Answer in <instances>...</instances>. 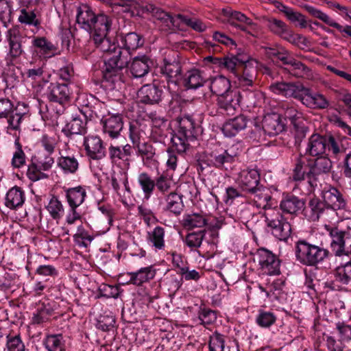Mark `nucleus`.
I'll use <instances>...</instances> for the list:
<instances>
[{
  "label": "nucleus",
  "instance_id": "nucleus-1",
  "mask_svg": "<svg viewBox=\"0 0 351 351\" xmlns=\"http://www.w3.org/2000/svg\"><path fill=\"white\" fill-rule=\"evenodd\" d=\"M93 40L97 48L107 53L102 70L103 79L113 84L125 82L126 76L123 74V70H126L130 64L128 51H123L121 47L111 43L107 36L101 40Z\"/></svg>",
  "mask_w": 351,
  "mask_h": 351
},
{
  "label": "nucleus",
  "instance_id": "nucleus-2",
  "mask_svg": "<svg viewBox=\"0 0 351 351\" xmlns=\"http://www.w3.org/2000/svg\"><path fill=\"white\" fill-rule=\"evenodd\" d=\"M175 121L177 128L171 133V145L167 149L169 158L167 164L172 169L177 166L176 153H185L189 147V142L195 140L199 130L198 124L190 115L178 117Z\"/></svg>",
  "mask_w": 351,
  "mask_h": 351
},
{
  "label": "nucleus",
  "instance_id": "nucleus-3",
  "mask_svg": "<svg viewBox=\"0 0 351 351\" xmlns=\"http://www.w3.org/2000/svg\"><path fill=\"white\" fill-rule=\"evenodd\" d=\"M260 173L256 169H243L238 178V184L242 191L253 195L263 208H270L274 200L269 190L260 183Z\"/></svg>",
  "mask_w": 351,
  "mask_h": 351
},
{
  "label": "nucleus",
  "instance_id": "nucleus-4",
  "mask_svg": "<svg viewBox=\"0 0 351 351\" xmlns=\"http://www.w3.org/2000/svg\"><path fill=\"white\" fill-rule=\"evenodd\" d=\"M294 250L295 260L307 267H317L331 256L330 251L322 244L317 245L305 239H299L295 242Z\"/></svg>",
  "mask_w": 351,
  "mask_h": 351
},
{
  "label": "nucleus",
  "instance_id": "nucleus-5",
  "mask_svg": "<svg viewBox=\"0 0 351 351\" xmlns=\"http://www.w3.org/2000/svg\"><path fill=\"white\" fill-rule=\"evenodd\" d=\"M330 237V247L332 254L336 257H351V228H341L339 226L325 225Z\"/></svg>",
  "mask_w": 351,
  "mask_h": 351
},
{
  "label": "nucleus",
  "instance_id": "nucleus-6",
  "mask_svg": "<svg viewBox=\"0 0 351 351\" xmlns=\"http://www.w3.org/2000/svg\"><path fill=\"white\" fill-rule=\"evenodd\" d=\"M341 263L331 271V279L325 282V287L334 291L347 292L351 285V257Z\"/></svg>",
  "mask_w": 351,
  "mask_h": 351
},
{
  "label": "nucleus",
  "instance_id": "nucleus-7",
  "mask_svg": "<svg viewBox=\"0 0 351 351\" xmlns=\"http://www.w3.org/2000/svg\"><path fill=\"white\" fill-rule=\"evenodd\" d=\"M241 95L239 90L217 97L215 103L208 108V114L212 117L232 116L239 108Z\"/></svg>",
  "mask_w": 351,
  "mask_h": 351
},
{
  "label": "nucleus",
  "instance_id": "nucleus-8",
  "mask_svg": "<svg viewBox=\"0 0 351 351\" xmlns=\"http://www.w3.org/2000/svg\"><path fill=\"white\" fill-rule=\"evenodd\" d=\"M5 37L9 46V52L6 58L7 65L14 68L16 60L24 53L23 45L28 38L21 32L18 25H14L8 29Z\"/></svg>",
  "mask_w": 351,
  "mask_h": 351
},
{
  "label": "nucleus",
  "instance_id": "nucleus-9",
  "mask_svg": "<svg viewBox=\"0 0 351 351\" xmlns=\"http://www.w3.org/2000/svg\"><path fill=\"white\" fill-rule=\"evenodd\" d=\"M73 90L66 82H50L45 92V95L51 103H56L62 106L57 111L58 114L63 112L66 106L71 101Z\"/></svg>",
  "mask_w": 351,
  "mask_h": 351
},
{
  "label": "nucleus",
  "instance_id": "nucleus-10",
  "mask_svg": "<svg viewBox=\"0 0 351 351\" xmlns=\"http://www.w3.org/2000/svg\"><path fill=\"white\" fill-rule=\"evenodd\" d=\"M254 261L258 263V270L262 274L268 276L280 274V260L271 251L266 248H259L254 255Z\"/></svg>",
  "mask_w": 351,
  "mask_h": 351
},
{
  "label": "nucleus",
  "instance_id": "nucleus-11",
  "mask_svg": "<svg viewBox=\"0 0 351 351\" xmlns=\"http://www.w3.org/2000/svg\"><path fill=\"white\" fill-rule=\"evenodd\" d=\"M66 198L70 207L69 213L66 216L68 224H73L77 220L81 219V214L77 208L84 202L86 197L85 189L81 186L65 189Z\"/></svg>",
  "mask_w": 351,
  "mask_h": 351
},
{
  "label": "nucleus",
  "instance_id": "nucleus-12",
  "mask_svg": "<svg viewBox=\"0 0 351 351\" xmlns=\"http://www.w3.org/2000/svg\"><path fill=\"white\" fill-rule=\"evenodd\" d=\"M236 155L229 153L228 150L219 148L215 149L205 156L207 167H215L221 171H228L235 161Z\"/></svg>",
  "mask_w": 351,
  "mask_h": 351
},
{
  "label": "nucleus",
  "instance_id": "nucleus-13",
  "mask_svg": "<svg viewBox=\"0 0 351 351\" xmlns=\"http://www.w3.org/2000/svg\"><path fill=\"white\" fill-rule=\"evenodd\" d=\"M53 163L54 159L49 155L45 156L43 158L33 157L28 165L27 178L33 182L47 178L48 175L43 171H49Z\"/></svg>",
  "mask_w": 351,
  "mask_h": 351
},
{
  "label": "nucleus",
  "instance_id": "nucleus-14",
  "mask_svg": "<svg viewBox=\"0 0 351 351\" xmlns=\"http://www.w3.org/2000/svg\"><path fill=\"white\" fill-rule=\"evenodd\" d=\"M311 158L300 155L295 160L293 171V179L295 181H302L308 179V182L312 189L317 186L316 179H314Z\"/></svg>",
  "mask_w": 351,
  "mask_h": 351
},
{
  "label": "nucleus",
  "instance_id": "nucleus-15",
  "mask_svg": "<svg viewBox=\"0 0 351 351\" xmlns=\"http://www.w3.org/2000/svg\"><path fill=\"white\" fill-rule=\"evenodd\" d=\"M114 19L112 15L100 12L97 14L96 19L89 31L93 40H101L108 36L112 29Z\"/></svg>",
  "mask_w": 351,
  "mask_h": 351
},
{
  "label": "nucleus",
  "instance_id": "nucleus-16",
  "mask_svg": "<svg viewBox=\"0 0 351 351\" xmlns=\"http://www.w3.org/2000/svg\"><path fill=\"white\" fill-rule=\"evenodd\" d=\"M265 221L274 237L287 241L291 233V226L282 215L277 214L275 217H267Z\"/></svg>",
  "mask_w": 351,
  "mask_h": 351
},
{
  "label": "nucleus",
  "instance_id": "nucleus-17",
  "mask_svg": "<svg viewBox=\"0 0 351 351\" xmlns=\"http://www.w3.org/2000/svg\"><path fill=\"white\" fill-rule=\"evenodd\" d=\"M305 198L299 197L291 193H284L280 202V208L285 213L298 216L304 215Z\"/></svg>",
  "mask_w": 351,
  "mask_h": 351
},
{
  "label": "nucleus",
  "instance_id": "nucleus-18",
  "mask_svg": "<svg viewBox=\"0 0 351 351\" xmlns=\"http://www.w3.org/2000/svg\"><path fill=\"white\" fill-rule=\"evenodd\" d=\"M250 56L246 53H239L238 62H236L235 69H232V73L238 80L239 84L244 86H252L254 75L247 68Z\"/></svg>",
  "mask_w": 351,
  "mask_h": 351
},
{
  "label": "nucleus",
  "instance_id": "nucleus-19",
  "mask_svg": "<svg viewBox=\"0 0 351 351\" xmlns=\"http://www.w3.org/2000/svg\"><path fill=\"white\" fill-rule=\"evenodd\" d=\"M156 79L154 80V82ZM164 97L162 88L155 83L143 85L138 92V98L142 104L148 105L158 104Z\"/></svg>",
  "mask_w": 351,
  "mask_h": 351
},
{
  "label": "nucleus",
  "instance_id": "nucleus-20",
  "mask_svg": "<svg viewBox=\"0 0 351 351\" xmlns=\"http://www.w3.org/2000/svg\"><path fill=\"white\" fill-rule=\"evenodd\" d=\"M156 75L161 77V81L167 82L169 88L170 85L173 84L176 86L180 81L181 75V66L176 62H168L166 60L164 64L157 68L156 70Z\"/></svg>",
  "mask_w": 351,
  "mask_h": 351
},
{
  "label": "nucleus",
  "instance_id": "nucleus-21",
  "mask_svg": "<svg viewBox=\"0 0 351 351\" xmlns=\"http://www.w3.org/2000/svg\"><path fill=\"white\" fill-rule=\"evenodd\" d=\"M320 195L328 210L344 209L346 206V202L342 193L336 187L330 185L325 186Z\"/></svg>",
  "mask_w": 351,
  "mask_h": 351
},
{
  "label": "nucleus",
  "instance_id": "nucleus-22",
  "mask_svg": "<svg viewBox=\"0 0 351 351\" xmlns=\"http://www.w3.org/2000/svg\"><path fill=\"white\" fill-rule=\"evenodd\" d=\"M298 99L307 108L312 109H325L329 105L328 101L323 95L313 93L309 88L303 85L300 88Z\"/></svg>",
  "mask_w": 351,
  "mask_h": 351
},
{
  "label": "nucleus",
  "instance_id": "nucleus-23",
  "mask_svg": "<svg viewBox=\"0 0 351 351\" xmlns=\"http://www.w3.org/2000/svg\"><path fill=\"white\" fill-rule=\"evenodd\" d=\"M322 197L314 195L305 201L304 216L311 221H318L322 215L328 211Z\"/></svg>",
  "mask_w": 351,
  "mask_h": 351
},
{
  "label": "nucleus",
  "instance_id": "nucleus-24",
  "mask_svg": "<svg viewBox=\"0 0 351 351\" xmlns=\"http://www.w3.org/2000/svg\"><path fill=\"white\" fill-rule=\"evenodd\" d=\"M83 145L86 156L92 160H101L106 156V149L98 136L84 137Z\"/></svg>",
  "mask_w": 351,
  "mask_h": 351
},
{
  "label": "nucleus",
  "instance_id": "nucleus-25",
  "mask_svg": "<svg viewBox=\"0 0 351 351\" xmlns=\"http://www.w3.org/2000/svg\"><path fill=\"white\" fill-rule=\"evenodd\" d=\"M274 6L279 12L284 14L287 21L295 27L306 28L308 26V22L306 16L293 8L287 6L279 1L273 2Z\"/></svg>",
  "mask_w": 351,
  "mask_h": 351
},
{
  "label": "nucleus",
  "instance_id": "nucleus-26",
  "mask_svg": "<svg viewBox=\"0 0 351 351\" xmlns=\"http://www.w3.org/2000/svg\"><path fill=\"white\" fill-rule=\"evenodd\" d=\"M141 8L143 9V14H152L155 19L162 23L169 29L174 30L179 28L178 14L172 16L153 4H148Z\"/></svg>",
  "mask_w": 351,
  "mask_h": 351
},
{
  "label": "nucleus",
  "instance_id": "nucleus-27",
  "mask_svg": "<svg viewBox=\"0 0 351 351\" xmlns=\"http://www.w3.org/2000/svg\"><path fill=\"white\" fill-rule=\"evenodd\" d=\"M203 74L204 72L199 69H191L182 75L180 83L186 90H197L206 82V78Z\"/></svg>",
  "mask_w": 351,
  "mask_h": 351
},
{
  "label": "nucleus",
  "instance_id": "nucleus-28",
  "mask_svg": "<svg viewBox=\"0 0 351 351\" xmlns=\"http://www.w3.org/2000/svg\"><path fill=\"white\" fill-rule=\"evenodd\" d=\"M305 8L308 13L313 17L318 19L328 25L337 29L342 34L343 38H351V25H341L339 23L335 22L326 14L322 12L321 10L313 6L307 5L305 7Z\"/></svg>",
  "mask_w": 351,
  "mask_h": 351
},
{
  "label": "nucleus",
  "instance_id": "nucleus-29",
  "mask_svg": "<svg viewBox=\"0 0 351 351\" xmlns=\"http://www.w3.org/2000/svg\"><path fill=\"white\" fill-rule=\"evenodd\" d=\"M302 84L286 82H275L269 85V90L276 95L298 99Z\"/></svg>",
  "mask_w": 351,
  "mask_h": 351
},
{
  "label": "nucleus",
  "instance_id": "nucleus-30",
  "mask_svg": "<svg viewBox=\"0 0 351 351\" xmlns=\"http://www.w3.org/2000/svg\"><path fill=\"white\" fill-rule=\"evenodd\" d=\"M103 131L111 138H117L123 128V117L120 114L109 115L108 118L101 120Z\"/></svg>",
  "mask_w": 351,
  "mask_h": 351
},
{
  "label": "nucleus",
  "instance_id": "nucleus-31",
  "mask_svg": "<svg viewBox=\"0 0 351 351\" xmlns=\"http://www.w3.org/2000/svg\"><path fill=\"white\" fill-rule=\"evenodd\" d=\"M152 65L153 61L147 56H138L132 59L130 66L128 65L123 71H127L129 67L132 75L139 78L147 75Z\"/></svg>",
  "mask_w": 351,
  "mask_h": 351
},
{
  "label": "nucleus",
  "instance_id": "nucleus-32",
  "mask_svg": "<svg viewBox=\"0 0 351 351\" xmlns=\"http://www.w3.org/2000/svg\"><path fill=\"white\" fill-rule=\"evenodd\" d=\"M230 23L240 30L253 35L252 32L257 29V24L246 15L238 11H232L230 14Z\"/></svg>",
  "mask_w": 351,
  "mask_h": 351
},
{
  "label": "nucleus",
  "instance_id": "nucleus-33",
  "mask_svg": "<svg viewBox=\"0 0 351 351\" xmlns=\"http://www.w3.org/2000/svg\"><path fill=\"white\" fill-rule=\"evenodd\" d=\"M118 37L121 46L123 47V51H128L130 61L131 53L143 45L144 40L142 36L136 32H129L127 34L121 33Z\"/></svg>",
  "mask_w": 351,
  "mask_h": 351
},
{
  "label": "nucleus",
  "instance_id": "nucleus-34",
  "mask_svg": "<svg viewBox=\"0 0 351 351\" xmlns=\"http://www.w3.org/2000/svg\"><path fill=\"white\" fill-rule=\"evenodd\" d=\"M156 272L154 265L141 267L136 271L128 272L127 275L130 276V280L126 283L141 286L143 283L154 279Z\"/></svg>",
  "mask_w": 351,
  "mask_h": 351
},
{
  "label": "nucleus",
  "instance_id": "nucleus-35",
  "mask_svg": "<svg viewBox=\"0 0 351 351\" xmlns=\"http://www.w3.org/2000/svg\"><path fill=\"white\" fill-rule=\"evenodd\" d=\"M285 124L278 114H269L263 121V129L269 136H276L285 130Z\"/></svg>",
  "mask_w": 351,
  "mask_h": 351
},
{
  "label": "nucleus",
  "instance_id": "nucleus-36",
  "mask_svg": "<svg viewBox=\"0 0 351 351\" xmlns=\"http://www.w3.org/2000/svg\"><path fill=\"white\" fill-rule=\"evenodd\" d=\"M96 16L97 14L93 11L90 7L83 5L77 8L76 21L82 28L89 32Z\"/></svg>",
  "mask_w": 351,
  "mask_h": 351
},
{
  "label": "nucleus",
  "instance_id": "nucleus-37",
  "mask_svg": "<svg viewBox=\"0 0 351 351\" xmlns=\"http://www.w3.org/2000/svg\"><path fill=\"white\" fill-rule=\"evenodd\" d=\"M247 119L244 115H239L227 121L222 126L226 136L232 137L247 127Z\"/></svg>",
  "mask_w": 351,
  "mask_h": 351
},
{
  "label": "nucleus",
  "instance_id": "nucleus-38",
  "mask_svg": "<svg viewBox=\"0 0 351 351\" xmlns=\"http://www.w3.org/2000/svg\"><path fill=\"white\" fill-rule=\"evenodd\" d=\"M210 89L217 97L238 90L232 88L230 80L222 75L217 76L211 80Z\"/></svg>",
  "mask_w": 351,
  "mask_h": 351
},
{
  "label": "nucleus",
  "instance_id": "nucleus-39",
  "mask_svg": "<svg viewBox=\"0 0 351 351\" xmlns=\"http://www.w3.org/2000/svg\"><path fill=\"white\" fill-rule=\"evenodd\" d=\"M114 5L121 8V12L125 17H141L143 14L140 3L137 0H114Z\"/></svg>",
  "mask_w": 351,
  "mask_h": 351
},
{
  "label": "nucleus",
  "instance_id": "nucleus-40",
  "mask_svg": "<svg viewBox=\"0 0 351 351\" xmlns=\"http://www.w3.org/2000/svg\"><path fill=\"white\" fill-rule=\"evenodd\" d=\"M25 201V191L15 186L7 192L5 205L12 210H16L23 205Z\"/></svg>",
  "mask_w": 351,
  "mask_h": 351
},
{
  "label": "nucleus",
  "instance_id": "nucleus-41",
  "mask_svg": "<svg viewBox=\"0 0 351 351\" xmlns=\"http://www.w3.org/2000/svg\"><path fill=\"white\" fill-rule=\"evenodd\" d=\"M266 54L274 62L286 65L287 67H289L295 59L283 47H268L266 49Z\"/></svg>",
  "mask_w": 351,
  "mask_h": 351
},
{
  "label": "nucleus",
  "instance_id": "nucleus-42",
  "mask_svg": "<svg viewBox=\"0 0 351 351\" xmlns=\"http://www.w3.org/2000/svg\"><path fill=\"white\" fill-rule=\"evenodd\" d=\"M266 54L274 62L286 65L287 67H289L295 59L283 47H268L266 49Z\"/></svg>",
  "mask_w": 351,
  "mask_h": 351
},
{
  "label": "nucleus",
  "instance_id": "nucleus-43",
  "mask_svg": "<svg viewBox=\"0 0 351 351\" xmlns=\"http://www.w3.org/2000/svg\"><path fill=\"white\" fill-rule=\"evenodd\" d=\"M349 141V138L346 137L336 138L332 135L326 136V150L332 152L335 156L339 154H346L349 149L347 147Z\"/></svg>",
  "mask_w": 351,
  "mask_h": 351
},
{
  "label": "nucleus",
  "instance_id": "nucleus-44",
  "mask_svg": "<svg viewBox=\"0 0 351 351\" xmlns=\"http://www.w3.org/2000/svg\"><path fill=\"white\" fill-rule=\"evenodd\" d=\"M326 136L313 134L308 141L306 152L311 156H319L326 152Z\"/></svg>",
  "mask_w": 351,
  "mask_h": 351
},
{
  "label": "nucleus",
  "instance_id": "nucleus-45",
  "mask_svg": "<svg viewBox=\"0 0 351 351\" xmlns=\"http://www.w3.org/2000/svg\"><path fill=\"white\" fill-rule=\"evenodd\" d=\"M165 228L161 226L155 227L153 230L147 232V241L156 251L165 249Z\"/></svg>",
  "mask_w": 351,
  "mask_h": 351
},
{
  "label": "nucleus",
  "instance_id": "nucleus-46",
  "mask_svg": "<svg viewBox=\"0 0 351 351\" xmlns=\"http://www.w3.org/2000/svg\"><path fill=\"white\" fill-rule=\"evenodd\" d=\"M182 221L184 228L187 230H192L197 228H202L208 223V219L205 215L196 213L184 215Z\"/></svg>",
  "mask_w": 351,
  "mask_h": 351
},
{
  "label": "nucleus",
  "instance_id": "nucleus-47",
  "mask_svg": "<svg viewBox=\"0 0 351 351\" xmlns=\"http://www.w3.org/2000/svg\"><path fill=\"white\" fill-rule=\"evenodd\" d=\"M239 53L223 57L208 56L206 60L213 64L217 65L221 69H225L231 73L232 69H235L236 62H238Z\"/></svg>",
  "mask_w": 351,
  "mask_h": 351
},
{
  "label": "nucleus",
  "instance_id": "nucleus-48",
  "mask_svg": "<svg viewBox=\"0 0 351 351\" xmlns=\"http://www.w3.org/2000/svg\"><path fill=\"white\" fill-rule=\"evenodd\" d=\"M268 29L276 36L284 39L289 34L290 29L283 21L274 17H269L266 19Z\"/></svg>",
  "mask_w": 351,
  "mask_h": 351
},
{
  "label": "nucleus",
  "instance_id": "nucleus-49",
  "mask_svg": "<svg viewBox=\"0 0 351 351\" xmlns=\"http://www.w3.org/2000/svg\"><path fill=\"white\" fill-rule=\"evenodd\" d=\"M182 195L176 193H171L166 197L165 210L178 216L182 212L184 205L182 201Z\"/></svg>",
  "mask_w": 351,
  "mask_h": 351
},
{
  "label": "nucleus",
  "instance_id": "nucleus-50",
  "mask_svg": "<svg viewBox=\"0 0 351 351\" xmlns=\"http://www.w3.org/2000/svg\"><path fill=\"white\" fill-rule=\"evenodd\" d=\"M87 121L88 119H86L84 117H83V119L80 116L75 117L66 125L62 131H67L69 134L84 135L87 131Z\"/></svg>",
  "mask_w": 351,
  "mask_h": 351
},
{
  "label": "nucleus",
  "instance_id": "nucleus-51",
  "mask_svg": "<svg viewBox=\"0 0 351 351\" xmlns=\"http://www.w3.org/2000/svg\"><path fill=\"white\" fill-rule=\"evenodd\" d=\"M311 161L314 179H316V176L322 173H327L331 170L332 162L326 156H317L315 159L311 158Z\"/></svg>",
  "mask_w": 351,
  "mask_h": 351
},
{
  "label": "nucleus",
  "instance_id": "nucleus-52",
  "mask_svg": "<svg viewBox=\"0 0 351 351\" xmlns=\"http://www.w3.org/2000/svg\"><path fill=\"white\" fill-rule=\"evenodd\" d=\"M206 234L205 229H201L198 231H194L186 234L184 239V244L189 247L191 251L197 252L201 246Z\"/></svg>",
  "mask_w": 351,
  "mask_h": 351
},
{
  "label": "nucleus",
  "instance_id": "nucleus-53",
  "mask_svg": "<svg viewBox=\"0 0 351 351\" xmlns=\"http://www.w3.org/2000/svg\"><path fill=\"white\" fill-rule=\"evenodd\" d=\"M285 69L297 78H309L312 75L311 69L302 62L294 59L289 67Z\"/></svg>",
  "mask_w": 351,
  "mask_h": 351
},
{
  "label": "nucleus",
  "instance_id": "nucleus-54",
  "mask_svg": "<svg viewBox=\"0 0 351 351\" xmlns=\"http://www.w3.org/2000/svg\"><path fill=\"white\" fill-rule=\"evenodd\" d=\"M47 351H65V341L62 335H48L43 340Z\"/></svg>",
  "mask_w": 351,
  "mask_h": 351
},
{
  "label": "nucleus",
  "instance_id": "nucleus-55",
  "mask_svg": "<svg viewBox=\"0 0 351 351\" xmlns=\"http://www.w3.org/2000/svg\"><path fill=\"white\" fill-rule=\"evenodd\" d=\"M137 181L143 192L144 198L149 199L156 187L155 180L152 179L148 173L143 172L138 175Z\"/></svg>",
  "mask_w": 351,
  "mask_h": 351
},
{
  "label": "nucleus",
  "instance_id": "nucleus-56",
  "mask_svg": "<svg viewBox=\"0 0 351 351\" xmlns=\"http://www.w3.org/2000/svg\"><path fill=\"white\" fill-rule=\"evenodd\" d=\"M18 21L21 24L33 26L36 29H39L40 27L41 21L37 17L34 10L22 8L20 10Z\"/></svg>",
  "mask_w": 351,
  "mask_h": 351
},
{
  "label": "nucleus",
  "instance_id": "nucleus-57",
  "mask_svg": "<svg viewBox=\"0 0 351 351\" xmlns=\"http://www.w3.org/2000/svg\"><path fill=\"white\" fill-rule=\"evenodd\" d=\"M32 45L45 57H51L54 54V45L45 37L34 38L32 40Z\"/></svg>",
  "mask_w": 351,
  "mask_h": 351
},
{
  "label": "nucleus",
  "instance_id": "nucleus-58",
  "mask_svg": "<svg viewBox=\"0 0 351 351\" xmlns=\"http://www.w3.org/2000/svg\"><path fill=\"white\" fill-rule=\"evenodd\" d=\"M178 18L179 28H176L177 29H182V24H184L198 32H203L206 29V25L199 19L191 18L181 14H178Z\"/></svg>",
  "mask_w": 351,
  "mask_h": 351
},
{
  "label": "nucleus",
  "instance_id": "nucleus-59",
  "mask_svg": "<svg viewBox=\"0 0 351 351\" xmlns=\"http://www.w3.org/2000/svg\"><path fill=\"white\" fill-rule=\"evenodd\" d=\"M58 166L65 173H75L78 168L79 163L74 156H60L57 160Z\"/></svg>",
  "mask_w": 351,
  "mask_h": 351
},
{
  "label": "nucleus",
  "instance_id": "nucleus-60",
  "mask_svg": "<svg viewBox=\"0 0 351 351\" xmlns=\"http://www.w3.org/2000/svg\"><path fill=\"white\" fill-rule=\"evenodd\" d=\"M276 319L277 317L274 312L259 310L256 317V323L261 328H267L272 326Z\"/></svg>",
  "mask_w": 351,
  "mask_h": 351
},
{
  "label": "nucleus",
  "instance_id": "nucleus-61",
  "mask_svg": "<svg viewBox=\"0 0 351 351\" xmlns=\"http://www.w3.org/2000/svg\"><path fill=\"white\" fill-rule=\"evenodd\" d=\"M136 155L140 156L143 160H152L155 155V148L148 142L139 143L133 147Z\"/></svg>",
  "mask_w": 351,
  "mask_h": 351
},
{
  "label": "nucleus",
  "instance_id": "nucleus-62",
  "mask_svg": "<svg viewBox=\"0 0 351 351\" xmlns=\"http://www.w3.org/2000/svg\"><path fill=\"white\" fill-rule=\"evenodd\" d=\"M279 114L280 118L283 117L285 120H289L291 125L301 121L302 116V114L298 112L292 104H284L283 113Z\"/></svg>",
  "mask_w": 351,
  "mask_h": 351
},
{
  "label": "nucleus",
  "instance_id": "nucleus-63",
  "mask_svg": "<svg viewBox=\"0 0 351 351\" xmlns=\"http://www.w3.org/2000/svg\"><path fill=\"white\" fill-rule=\"evenodd\" d=\"M12 21L13 15L10 3L6 0H0V22L7 28Z\"/></svg>",
  "mask_w": 351,
  "mask_h": 351
},
{
  "label": "nucleus",
  "instance_id": "nucleus-64",
  "mask_svg": "<svg viewBox=\"0 0 351 351\" xmlns=\"http://www.w3.org/2000/svg\"><path fill=\"white\" fill-rule=\"evenodd\" d=\"M8 351H25V346L20 335H8L5 350Z\"/></svg>",
  "mask_w": 351,
  "mask_h": 351
}]
</instances>
